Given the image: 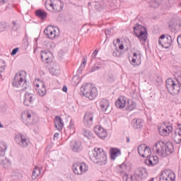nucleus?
I'll return each mask as SVG.
<instances>
[{
    "instance_id": "obj_43",
    "label": "nucleus",
    "mask_w": 181,
    "mask_h": 181,
    "mask_svg": "<svg viewBox=\"0 0 181 181\" xmlns=\"http://www.w3.org/2000/svg\"><path fill=\"white\" fill-rule=\"evenodd\" d=\"M119 50H124V45H120L119 46Z\"/></svg>"
},
{
    "instance_id": "obj_2",
    "label": "nucleus",
    "mask_w": 181,
    "mask_h": 181,
    "mask_svg": "<svg viewBox=\"0 0 181 181\" xmlns=\"http://www.w3.org/2000/svg\"><path fill=\"white\" fill-rule=\"evenodd\" d=\"M89 158L94 163L105 165L107 163V153L101 148H95L89 152Z\"/></svg>"
},
{
    "instance_id": "obj_23",
    "label": "nucleus",
    "mask_w": 181,
    "mask_h": 181,
    "mask_svg": "<svg viewBox=\"0 0 181 181\" xmlns=\"http://www.w3.org/2000/svg\"><path fill=\"white\" fill-rule=\"evenodd\" d=\"M136 108V103L132 99L127 100L124 109L126 111H134Z\"/></svg>"
},
{
    "instance_id": "obj_8",
    "label": "nucleus",
    "mask_w": 181,
    "mask_h": 181,
    "mask_svg": "<svg viewBox=\"0 0 181 181\" xmlns=\"http://www.w3.org/2000/svg\"><path fill=\"white\" fill-rule=\"evenodd\" d=\"M72 171L74 175L80 176L88 172V165L86 163H75L72 165Z\"/></svg>"
},
{
    "instance_id": "obj_30",
    "label": "nucleus",
    "mask_w": 181,
    "mask_h": 181,
    "mask_svg": "<svg viewBox=\"0 0 181 181\" xmlns=\"http://www.w3.org/2000/svg\"><path fill=\"white\" fill-rule=\"evenodd\" d=\"M146 173V170L144 168H139L135 170L136 176H144Z\"/></svg>"
},
{
    "instance_id": "obj_29",
    "label": "nucleus",
    "mask_w": 181,
    "mask_h": 181,
    "mask_svg": "<svg viewBox=\"0 0 181 181\" xmlns=\"http://www.w3.org/2000/svg\"><path fill=\"white\" fill-rule=\"evenodd\" d=\"M40 168L35 167L33 171L32 175V179L33 180H35V179H37L39 177V175H40Z\"/></svg>"
},
{
    "instance_id": "obj_4",
    "label": "nucleus",
    "mask_w": 181,
    "mask_h": 181,
    "mask_svg": "<svg viewBox=\"0 0 181 181\" xmlns=\"http://www.w3.org/2000/svg\"><path fill=\"white\" fill-rule=\"evenodd\" d=\"M63 4L60 0H47L45 8L49 12H62L63 11Z\"/></svg>"
},
{
    "instance_id": "obj_18",
    "label": "nucleus",
    "mask_w": 181,
    "mask_h": 181,
    "mask_svg": "<svg viewBox=\"0 0 181 181\" xmlns=\"http://www.w3.org/2000/svg\"><path fill=\"white\" fill-rule=\"evenodd\" d=\"M142 62V54H141V52L136 51L133 52V57L132 59V64L133 66H139L141 63Z\"/></svg>"
},
{
    "instance_id": "obj_36",
    "label": "nucleus",
    "mask_w": 181,
    "mask_h": 181,
    "mask_svg": "<svg viewBox=\"0 0 181 181\" xmlns=\"http://www.w3.org/2000/svg\"><path fill=\"white\" fill-rule=\"evenodd\" d=\"M85 119L86 121H93V114L92 113H86L85 115Z\"/></svg>"
},
{
    "instance_id": "obj_7",
    "label": "nucleus",
    "mask_w": 181,
    "mask_h": 181,
    "mask_svg": "<svg viewBox=\"0 0 181 181\" xmlns=\"http://www.w3.org/2000/svg\"><path fill=\"white\" fill-rule=\"evenodd\" d=\"M166 87L171 94H179V91H180V83L172 78H168L166 81Z\"/></svg>"
},
{
    "instance_id": "obj_52",
    "label": "nucleus",
    "mask_w": 181,
    "mask_h": 181,
    "mask_svg": "<svg viewBox=\"0 0 181 181\" xmlns=\"http://www.w3.org/2000/svg\"><path fill=\"white\" fill-rule=\"evenodd\" d=\"M0 181H2V180H1V178H0Z\"/></svg>"
},
{
    "instance_id": "obj_45",
    "label": "nucleus",
    "mask_w": 181,
    "mask_h": 181,
    "mask_svg": "<svg viewBox=\"0 0 181 181\" xmlns=\"http://www.w3.org/2000/svg\"><path fill=\"white\" fill-rule=\"evenodd\" d=\"M86 63H87V61L86 60V59H84L82 64H86Z\"/></svg>"
},
{
    "instance_id": "obj_1",
    "label": "nucleus",
    "mask_w": 181,
    "mask_h": 181,
    "mask_svg": "<svg viewBox=\"0 0 181 181\" xmlns=\"http://www.w3.org/2000/svg\"><path fill=\"white\" fill-rule=\"evenodd\" d=\"M154 149L158 155L163 158L172 155L175 150L172 143L165 144L163 141H158L155 145Z\"/></svg>"
},
{
    "instance_id": "obj_37",
    "label": "nucleus",
    "mask_w": 181,
    "mask_h": 181,
    "mask_svg": "<svg viewBox=\"0 0 181 181\" xmlns=\"http://www.w3.org/2000/svg\"><path fill=\"white\" fill-rule=\"evenodd\" d=\"M1 165H3L4 168H8L9 166V163L6 160L1 162Z\"/></svg>"
},
{
    "instance_id": "obj_3",
    "label": "nucleus",
    "mask_w": 181,
    "mask_h": 181,
    "mask_svg": "<svg viewBox=\"0 0 181 181\" xmlns=\"http://www.w3.org/2000/svg\"><path fill=\"white\" fill-rule=\"evenodd\" d=\"M81 93L88 100H95L98 95V90L93 83H87L81 87Z\"/></svg>"
},
{
    "instance_id": "obj_48",
    "label": "nucleus",
    "mask_w": 181,
    "mask_h": 181,
    "mask_svg": "<svg viewBox=\"0 0 181 181\" xmlns=\"http://www.w3.org/2000/svg\"><path fill=\"white\" fill-rule=\"evenodd\" d=\"M93 54H97V50L94 51Z\"/></svg>"
},
{
    "instance_id": "obj_35",
    "label": "nucleus",
    "mask_w": 181,
    "mask_h": 181,
    "mask_svg": "<svg viewBox=\"0 0 181 181\" xmlns=\"http://www.w3.org/2000/svg\"><path fill=\"white\" fill-rule=\"evenodd\" d=\"M6 151V144L4 141H0V153Z\"/></svg>"
},
{
    "instance_id": "obj_25",
    "label": "nucleus",
    "mask_w": 181,
    "mask_h": 181,
    "mask_svg": "<svg viewBox=\"0 0 181 181\" xmlns=\"http://www.w3.org/2000/svg\"><path fill=\"white\" fill-rule=\"evenodd\" d=\"M110 153L111 159L115 160V159H117V158L121 155V151H119L118 148H111Z\"/></svg>"
},
{
    "instance_id": "obj_11",
    "label": "nucleus",
    "mask_w": 181,
    "mask_h": 181,
    "mask_svg": "<svg viewBox=\"0 0 181 181\" xmlns=\"http://www.w3.org/2000/svg\"><path fill=\"white\" fill-rule=\"evenodd\" d=\"M44 33L48 39H55V37L59 36V28L49 25L44 30Z\"/></svg>"
},
{
    "instance_id": "obj_13",
    "label": "nucleus",
    "mask_w": 181,
    "mask_h": 181,
    "mask_svg": "<svg viewBox=\"0 0 181 181\" xmlns=\"http://www.w3.org/2000/svg\"><path fill=\"white\" fill-rule=\"evenodd\" d=\"M16 141L18 142V145L23 148H26V146H28L29 144H30L28 137L22 133H18L16 135Z\"/></svg>"
},
{
    "instance_id": "obj_21",
    "label": "nucleus",
    "mask_w": 181,
    "mask_h": 181,
    "mask_svg": "<svg viewBox=\"0 0 181 181\" xmlns=\"http://www.w3.org/2000/svg\"><path fill=\"white\" fill-rule=\"evenodd\" d=\"M36 99V96L33 95V93H26L25 95L24 104L25 105H29L35 103V100Z\"/></svg>"
},
{
    "instance_id": "obj_28",
    "label": "nucleus",
    "mask_w": 181,
    "mask_h": 181,
    "mask_svg": "<svg viewBox=\"0 0 181 181\" xmlns=\"http://www.w3.org/2000/svg\"><path fill=\"white\" fill-rule=\"evenodd\" d=\"M54 125L59 131H61V129H63V122H62V118H60V117L57 116L55 117Z\"/></svg>"
},
{
    "instance_id": "obj_41",
    "label": "nucleus",
    "mask_w": 181,
    "mask_h": 181,
    "mask_svg": "<svg viewBox=\"0 0 181 181\" xmlns=\"http://www.w3.org/2000/svg\"><path fill=\"white\" fill-rule=\"evenodd\" d=\"M175 130H178V132H181V124H177V128Z\"/></svg>"
},
{
    "instance_id": "obj_32",
    "label": "nucleus",
    "mask_w": 181,
    "mask_h": 181,
    "mask_svg": "<svg viewBox=\"0 0 181 181\" xmlns=\"http://www.w3.org/2000/svg\"><path fill=\"white\" fill-rule=\"evenodd\" d=\"M123 179L124 181H136V178L134 175H124Z\"/></svg>"
},
{
    "instance_id": "obj_40",
    "label": "nucleus",
    "mask_w": 181,
    "mask_h": 181,
    "mask_svg": "<svg viewBox=\"0 0 181 181\" xmlns=\"http://www.w3.org/2000/svg\"><path fill=\"white\" fill-rule=\"evenodd\" d=\"M83 135H85V136H86V138H88L90 136V131L83 130Z\"/></svg>"
},
{
    "instance_id": "obj_42",
    "label": "nucleus",
    "mask_w": 181,
    "mask_h": 181,
    "mask_svg": "<svg viewBox=\"0 0 181 181\" xmlns=\"http://www.w3.org/2000/svg\"><path fill=\"white\" fill-rule=\"evenodd\" d=\"M62 91H64V93H67V86H64L62 88Z\"/></svg>"
},
{
    "instance_id": "obj_19",
    "label": "nucleus",
    "mask_w": 181,
    "mask_h": 181,
    "mask_svg": "<svg viewBox=\"0 0 181 181\" xmlns=\"http://www.w3.org/2000/svg\"><path fill=\"white\" fill-rule=\"evenodd\" d=\"M146 163L148 166H155L159 163V158L156 156H149L146 160Z\"/></svg>"
},
{
    "instance_id": "obj_15",
    "label": "nucleus",
    "mask_w": 181,
    "mask_h": 181,
    "mask_svg": "<svg viewBox=\"0 0 181 181\" xmlns=\"http://www.w3.org/2000/svg\"><path fill=\"white\" fill-rule=\"evenodd\" d=\"M94 131L96 135H98V136L100 137V139H105V137L108 135V132H107V130L100 125L95 126L94 128Z\"/></svg>"
},
{
    "instance_id": "obj_12",
    "label": "nucleus",
    "mask_w": 181,
    "mask_h": 181,
    "mask_svg": "<svg viewBox=\"0 0 181 181\" xmlns=\"http://www.w3.org/2000/svg\"><path fill=\"white\" fill-rule=\"evenodd\" d=\"M34 87L35 88V91L41 97H43V95L46 94V86L45 85V82L36 79L34 81Z\"/></svg>"
},
{
    "instance_id": "obj_50",
    "label": "nucleus",
    "mask_w": 181,
    "mask_h": 181,
    "mask_svg": "<svg viewBox=\"0 0 181 181\" xmlns=\"http://www.w3.org/2000/svg\"><path fill=\"white\" fill-rule=\"evenodd\" d=\"M156 6H158V4H156V5L154 6V8H156Z\"/></svg>"
},
{
    "instance_id": "obj_10",
    "label": "nucleus",
    "mask_w": 181,
    "mask_h": 181,
    "mask_svg": "<svg viewBox=\"0 0 181 181\" xmlns=\"http://www.w3.org/2000/svg\"><path fill=\"white\" fill-rule=\"evenodd\" d=\"M176 175L170 170H165L161 173L159 181H175Z\"/></svg>"
},
{
    "instance_id": "obj_5",
    "label": "nucleus",
    "mask_w": 181,
    "mask_h": 181,
    "mask_svg": "<svg viewBox=\"0 0 181 181\" xmlns=\"http://www.w3.org/2000/svg\"><path fill=\"white\" fill-rule=\"evenodd\" d=\"M134 33L140 40L145 42L148 39V30L146 27L141 24H136L134 25Z\"/></svg>"
},
{
    "instance_id": "obj_38",
    "label": "nucleus",
    "mask_w": 181,
    "mask_h": 181,
    "mask_svg": "<svg viewBox=\"0 0 181 181\" xmlns=\"http://www.w3.org/2000/svg\"><path fill=\"white\" fill-rule=\"evenodd\" d=\"M18 52H19V48L13 49L11 52V56H15V54H16V53H18Z\"/></svg>"
},
{
    "instance_id": "obj_20",
    "label": "nucleus",
    "mask_w": 181,
    "mask_h": 181,
    "mask_svg": "<svg viewBox=\"0 0 181 181\" xmlns=\"http://www.w3.org/2000/svg\"><path fill=\"white\" fill-rule=\"evenodd\" d=\"M127 98L125 96H119L115 102V105L117 108H125L127 105Z\"/></svg>"
},
{
    "instance_id": "obj_46",
    "label": "nucleus",
    "mask_w": 181,
    "mask_h": 181,
    "mask_svg": "<svg viewBox=\"0 0 181 181\" xmlns=\"http://www.w3.org/2000/svg\"><path fill=\"white\" fill-rule=\"evenodd\" d=\"M117 43H119V42H121V40H119V38L117 39Z\"/></svg>"
},
{
    "instance_id": "obj_34",
    "label": "nucleus",
    "mask_w": 181,
    "mask_h": 181,
    "mask_svg": "<svg viewBox=\"0 0 181 181\" xmlns=\"http://www.w3.org/2000/svg\"><path fill=\"white\" fill-rule=\"evenodd\" d=\"M133 122H134V128L139 129V128H141V127H142V122H141L140 120L134 119Z\"/></svg>"
},
{
    "instance_id": "obj_26",
    "label": "nucleus",
    "mask_w": 181,
    "mask_h": 181,
    "mask_svg": "<svg viewBox=\"0 0 181 181\" xmlns=\"http://www.w3.org/2000/svg\"><path fill=\"white\" fill-rule=\"evenodd\" d=\"M72 151H74V152H81V151H83V146H81V142L80 141L72 142Z\"/></svg>"
},
{
    "instance_id": "obj_17",
    "label": "nucleus",
    "mask_w": 181,
    "mask_h": 181,
    "mask_svg": "<svg viewBox=\"0 0 181 181\" xmlns=\"http://www.w3.org/2000/svg\"><path fill=\"white\" fill-rule=\"evenodd\" d=\"M41 59L44 63H52L53 62V54L49 51H42Z\"/></svg>"
},
{
    "instance_id": "obj_44",
    "label": "nucleus",
    "mask_w": 181,
    "mask_h": 181,
    "mask_svg": "<svg viewBox=\"0 0 181 181\" xmlns=\"http://www.w3.org/2000/svg\"><path fill=\"white\" fill-rule=\"evenodd\" d=\"M54 138H59V133H55L54 134Z\"/></svg>"
},
{
    "instance_id": "obj_6",
    "label": "nucleus",
    "mask_w": 181,
    "mask_h": 181,
    "mask_svg": "<svg viewBox=\"0 0 181 181\" xmlns=\"http://www.w3.org/2000/svg\"><path fill=\"white\" fill-rule=\"evenodd\" d=\"M26 83V72L21 71L16 74L13 81V86L21 88Z\"/></svg>"
},
{
    "instance_id": "obj_22",
    "label": "nucleus",
    "mask_w": 181,
    "mask_h": 181,
    "mask_svg": "<svg viewBox=\"0 0 181 181\" xmlns=\"http://www.w3.org/2000/svg\"><path fill=\"white\" fill-rule=\"evenodd\" d=\"M99 107L103 112H107L110 107V100L107 99H101L99 101Z\"/></svg>"
},
{
    "instance_id": "obj_47",
    "label": "nucleus",
    "mask_w": 181,
    "mask_h": 181,
    "mask_svg": "<svg viewBox=\"0 0 181 181\" xmlns=\"http://www.w3.org/2000/svg\"><path fill=\"white\" fill-rule=\"evenodd\" d=\"M6 0H0V2H2L3 4L5 3Z\"/></svg>"
},
{
    "instance_id": "obj_31",
    "label": "nucleus",
    "mask_w": 181,
    "mask_h": 181,
    "mask_svg": "<svg viewBox=\"0 0 181 181\" xmlns=\"http://www.w3.org/2000/svg\"><path fill=\"white\" fill-rule=\"evenodd\" d=\"M35 14L37 15V16H38L39 18H41V19H45V18H46V16H47V15L46 14V12L42 11V10H38L35 12Z\"/></svg>"
},
{
    "instance_id": "obj_27",
    "label": "nucleus",
    "mask_w": 181,
    "mask_h": 181,
    "mask_svg": "<svg viewBox=\"0 0 181 181\" xmlns=\"http://www.w3.org/2000/svg\"><path fill=\"white\" fill-rule=\"evenodd\" d=\"M173 141L176 144H180L181 142V132L179 130H175L174 133L172 135Z\"/></svg>"
},
{
    "instance_id": "obj_33",
    "label": "nucleus",
    "mask_w": 181,
    "mask_h": 181,
    "mask_svg": "<svg viewBox=\"0 0 181 181\" xmlns=\"http://www.w3.org/2000/svg\"><path fill=\"white\" fill-rule=\"evenodd\" d=\"M5 67H6V64L3 59H0V73H4L5 71Z\"/></svg>"
},
{
    "instance_id": "obj_16",
    "label": "nucleus",
    "mask_w": 181,
    "mask_h": 181,
    "mask_svg": "<svg viewBox=\"0 0 181 181\" xmlns=\"http://www.w3.org/2000/svg\"><path fill=\"white\" fill-rule=\"evenodd\" d=\"M159 43L165 49H168L172 45V38H170V37H168L165 35H161L159 38Z\"/></svg>"
},
{
    "instance_id": "obj_49",
    "label": "nucleus",
    "mask_w": 181,
    "mask_h": 181,
    "mask_svg": "<svg viewBox=\"0 0 181 181\" xmlns=\"http://www.w3.org/2000/svg\"><path fill=\"white\" fill-rule=\"evenodd\" d=\"M4 127V126H2V124H1V122H0V128H3Z\"/></svg>"
},
{
    "instance_id": "obj_24",
    "label": "nucleus",
    "mask_w": 181,
    "mask_h": 181,
    "mask_svg": "<svg viewBox=\"0 0 181 181\" xmlns=\"http://www.w3.org/2000/svg\"><path fill=\"white\" fill-rule=\"evenodd\" d=\"M21 119L24 124H29L30 119H32V114L28 111L23 112L21 115Z\"/></svg>"
},
{
    "instance_id": "obj_14",
    "label": "nucleus",
    "mask_w": 181,
    "mask_h": 181,
    "mask_svg": "<svg viewBox=\"0 0 181 181\" xmlns=\"http://www.w3.org/2000/svg\"><path fill=\"white\" fill-rule=\"evenodd\" d=\"M139 155L141 156V158H149L151 156L152 151H151V148L146 146V144H141L138 147Z\"/></svg>"
},
{
    "instance_id": "obj_39",
    "label": "nucleus",
    "mask_w": 181,
    "mask_h": 181,
    "mask_svg": "<svg viewBox=\"0 0 181 181\" xmlns=\"http://www.w3.org/2000/svg\"><path fill=\"white\" fill-rule=\"evenodd\" d=\"M113 56H115V57H119L121 56V52L117 50V52H113Z\"/></svg>"
},
{
    "instance_id": "obj_51",
    "label": "nucleus",
    "mask_w": 181,
    "mask_h": 181,
    "mask_svg": "<svg viewBox=\"0 0 181 181\" xmlns=\"http://www.w3.org/2000/svg\"><path fill=\"white\" fill-rule=\"evenodd\" d=\"M127 142H129V139H127Z\"/></svg>"
},
{
    "instance_id": "obj_9",
    "label": "nucleus",
    "mask_w": 181,
    "mask_h": 181,
    "mask_svg": "<svg viewBox=\"0 0 181 181\" xmlns=\"http://www.w3.org/2000/svg\"><path fill=\"white\" fill-rule=\"evenodd\" d=\"M158 132L161 136H169L173 132V126L169 123H163L158 127Z\"/></svg>"
}]
</instances>
